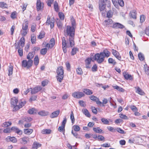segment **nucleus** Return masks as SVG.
<instances>
[{
    "mask_svg": "<svg viewBox=\"0 0 149 149\" xmlns=\"http://www.w3.org/2000/svg\"><path fill=\"white\" fill-rule=\"evenodd\" d=\"M21 139L22 143L23 144H26L29 141V138L28 137L24 136L20 139Z\"/></svg>",
    "mask_w": 149,
    "mask_h": 149,
    "instance_id": "obj_21",
    "label": "nucleus"
},
{
    "mask_svg": "<svg viewBox=\"0 0 149 149\" xmlns=\"http://www.w3.org/2000/svg\"><path fill=\"white\" fill-rule=\"evenodd\" d=\"M41 144L37 142H34L32 146V148L33 149H37L38 148L40 147Z\"/></svg>",
    "mask_w": 149,
    "mask_h": 149,
    "instance_id": "obj_25",
    "label": "nucleus"
},
{
    "mask_svg": "<svg viewBox=\"0 0 149 149\" xmlns=\"http://www.w3.org/2000/svg\"><path fill=\"white\" fill-rule=\"evenodd\" d=\"M42 88L40 86H38L36 87L33 88H32L31 92V94H35L40 91Z\"/></svg>",
    "mask_w": 149,
    "mask_h": 149,
    "instance_id": "obj_10",
    "label": "nucleus"
},
{
    "mask_svg": "<svg viewBox=\"0 0 149 149\" xmlns=\"http://www.w3.org/2000/svg\"><path fill=\"white\" fill-rule=\"evenodd\" d=\"M118 3L121 6L123 7L124 5V3L123 0H118Z\"/></svg>",
    "mask_w": 149,
    "mask_h": 149,
    "instance_id": "obj_59",
    "label": "nucleus"
},
{
    "mask_svg": "<svg viewBox=\"0 0 149 149\" xmlns=\"http://www.w3.org/2000/svg\"><path fill=\"white\" fill-rule=\"evenodd\" d=\"M58 15L61 19L63 20L64 19V15L63 13L61 12H59L58 13Z\"/></svg>",
    "mask_w": 149,
    "mask_h": 149,
    "instance_id": "obj_63",
    "label": "nucleus"
},
{
    "mask_svg": "<svg viewBox=\"0 0 149 149\" xmlns=\"http://www.w3.org/2000/svg\"><path fill=\"white\" fill-rule=\"evenodd\" d=\"M105 3L104 1H99V8L100 11L104 10L105 8Z\"/></svg>",
    "mask_w": 149,
    "mask_h": 149,
    "instance_id": "obj_12",
    "label": "nucleus"
},
{
    "mask_svg": "<svg viewBox=\"0 0 149 149\" xmlns=\"http://www.w3.org/2000/svg\"><path fill=\"white\" fill-rule=\"evenodd\" d=\"M28 22L27 20L25 19L22 25V29L28 30Z\"/></svg>",
    "mask_w": 149,
    "mask_h": 149,
    "instance_id": "obj_17",
    "label": "nucleus"
},
{
    "mask_svg": "<svg viewBox=\"0 0 149 149\" xmlns=\"http://www.w3.org/2000/svg\"><path fill=\"white\" fill-rule=\"evenodd\" d=\"M33 49V50L34 51L30 52L27 56V58L29 60H31V59L33 57L35 53V51L36 50H37L38 49H37V48L34 47Z\"/></svg>",
    "mask_w": 149,
    "mask_h": 149,
    "instance_id": "obj_11",
    "label": "nucleus"
},
{
    "mask_svg": "<svg viewBox=\"0 0 149 149\" xmlns=\"http://www.w3.org/2000/svg\"><path fill=\"white\" fill-rule=\"evenodd\" d=\"M113 87L114 88L117 89L118 91L121 92H124L125 91V90L123 88H121L119 86L116 85L113 86Z\"/></svg>",
    "mask_w": 149,
    "mask_h": 149,
    "instance_id": "obj_35",
    "label": "nucleus"
},
{
    "mask_svg": "<svg viewBox=\"0 0 149 149\" xmlns=\"http://www.w3.org/2000/svg\"><path fill=\"white\" fill-rule=\"evenodd\" d=\"M77 73L79 75L83 73V72L81 68L80 67H78L76 70Z\"/></svg>",
    "mask_w": 149,
    "mask_h": 149,
    "instance_id": "obj_49",
    "label": "nucleus"
},
{
    "mask_svg": "<svg viewBox=\"0 0 149 149\" xmlns=\"http://www.w3.org/2000/svg\"><path fill=\"white\" fill-rule=\"evenodd\" d=\"M44 3L41 2L40 0H37L36 8L38 11L42 10L43 8Z\"/></svg>",
    "mask_w": 149,
    "mask_h": 149,
    "instance_id": "obj_8",
    "label": "nucleus"
},
{
    "mask_svg": "<svg viewBox=\"0 0 149 149\" xmlns=\"http://www.w3.org/2000/svg\"><path fill=\"white\" fill-rule=\"evenodd\" d=\"M50 44L49 47L50 48H52L55 45V40L54 38H52L49 42Z\"/></svg>",
    "mask_w": 149,
    "mask_h": 149,
    "instance_id": "obj_31",
    "label": "nucleus"
},
{
    "mask_svg": "<svg viewBox=\"0 0 149 149\" xmlns=\"http://www.w3.org/2000/svg\"><path fill=\"white\" fill-rule=\"evenodd\" d=\"M105 22L106 25L110 26H112L114 23L112 20L111 19H108L106 20L105 21Z\"/></svg>",
    "mask_w": 149,
    "mask_h": 149,
    "instance_id": "obj_22",
    "label": "nucleus"
},
{
    "mask_svg": "<svg viewBox=\"0 0 149 149\" xmlns=\"http://www.w3.org/2000/svg\"><path fill=\"white\" fill-rule=\"evenodd\" d=\"M72 95L74 97L78 99L80 98L85 96V94L79 91L74 92L72 93Z\"/></svg>",
    "mask_w": 149,
    "mask_h": 149,
    "instance_id": "obj_7",
    "label": "nucleus"
},
{
    "mask_svg": "<svg viewBox=\"0 0 149 149\" xmlns=\"http://www.w3.org/2000/svg\"><path fill=\"white\" fill-rule=\"evenodd\" d=\"M24 37H22L19 40L18 44L22 47L24 45Z\"/></svg>",
    "mask_w": 149,
    "mask_h": 149,
    "instance_id": "obj_24",
    "label": "nucleus"
},
{
    "mask_svg": "<svg viewBox=\"0 0 149 149\" xmlns=\"http://www.w3.org/2000/svg\"><path fill=\"white\" fill-rule=\"evenodd\" d=\"M8 6V5L4 2H0V7L3 8H7Z\"/></svg>",
    "mask_w": 149,
    "mask_h": 149,
    "instance_id": "obj_37",
    "label": "nucleus"
},
{
    "mask_svg": "<svg viewBox=\"0 0 149 149\" xmlns=\"http://www.w3.org/2000/svg\"><path fill=\"white\" fill-rule=\"evenodd\" d=\"M8 69V76L11 75L13 73V67L12 65H10L9 66Z\"/></svg>",
    "mask_w": 149,
    "mask_h": 149,
    "instance_id": "obj_29",
    "label": "nucleus"
},
{
    "mask_svg": "<svg viewBox=\"0 0 149 149\" xmlns=\"http://www.w3.org/2000/svg\"><path fill=\"white\" fill-rule=\"evenodd\" d=\"M54 8L56 12H58L59 10V8L58 4L56 1H55L54 3Z\"/></svg>",
    "mask_w": 149,
    "mask_h": 149,
    "instance_id": "obj_44",
    "label": "nucleus"
},
{
    "mask_svg": "<svg viewBox=\"0 0 149 149\" xmlns=\"http://www.w3.org/2000/svg\"><path fill=\"white\" fill-rule=\"evenodd\" d=\"M6 140L7 141H11L14 143H16L17 141V139L15 137L8 136L6 139Z\"/></svg>",
    "mask_w": 149,
    "mask_h": 149,
    "instance_id": "obj_14",
    "label": "nucleus"
},
{
    "mask_svg": "<svg viewBox=\"0 0 149 149\" xmlns=\"http://www.w3.org/2000/svg\"><path fill=\"white\" fill-rule=\"evenodd\" d=\"M119 115L120 117L126 120L128 119L127 117L125 115H124L123 114H120Z\"/></svg>",
    "mask_w": 149,
    "mask_h": 149,
    "instance_id": "obj_64",
    "label": "nucleus"
},
{
    "mask_svg": "<svg viewBox=\"0 0 149 149\" xmlns=\"http://www.w3.org/2000/svg\"><path fill=\"white\" fill-rule=\"evenodd\" d=\"M64 34L66 38L67 41L70 42L71 45H73V43H74L75 29L74 27L70 26H66L64 30Z\"/></svg>",
    "mask_w": 149,
    "mask_h": 149,
    "instance_id": "obj_1",
    "label": "nucleus"
},
{
    "mask_svg": "<svg viewBox=\"0 0 149 149\" xmlns=\"http://www.w3.org/2000/svg\"><path fill=\"white\" fill-rule=\"evenodd\" d=\"M82 112L86 116L90 117L91 115L88 110L86 109H82Z\"/></svg>",
    "mask_w": 149,
    "mask_h": 149,
    "instance_id": "obj_28",
    "label": "nucleus"
},
{
    "mask_svg": "<svg viewBox=\"0 0 149 149\" xmlns=\"http://www.w3.org/2000/svg\"><path fill=\"white\" fill-rule=\"evenodd\" d=\"M92 70L93 72H95L97 70V66L96 64L94 65L92 68Z\"/></svg>",
    "mask_w": 149,
    "mask_h": 149,
    "instance_id": "obj_61",
    "label": "nucleus"
},
{
    "mask_svg": "<svg viewBox=\"0 0 149 149\" xmlns=\"http://www.w3.org/2000/svg\"><path fill=\"white\" fill-rule=\"evenodd\" d=\"M136 92L141 95H143L144 94L143 91L139 87L136 88Z\"/></svg>",
    "mask_w": 149,
    "mask_h": 149,
    "instance_id": "obj_32",
    "label": "nucleus"
},
{
    "mask_svg": "<svg viewBox=\"0 0 149 149\" xmlns=\"http://www.w3.org/2000/svg\"><path fill=\"white\" fill-rule=\"evenodd\" d=\"M70 42L66 41L64 37H63L62 38V49L64 53H65L67 52V50L66 48L74 47V43H73V45H71L70 43Z\"/></svg>",
    "mask_w": 149,
    "mask_h": 149,
    "instance_id": "obj_3",
    "label": "nucleus"
},
{
    "mask_svg": "<svg viewBox=\"0 0 149 149\" xmlns=\"http://www.w3.org/2000/svg\"><path fill=\"white\" fill-rule=\"evenodd\" d=\"M11 131H13L19 135L22 134V132L19 129L16 127H12L11 129L6 128L3 130V132L5 133H8L10 132Z\"/></svg>",
    "mask_w": 149,
    "mask_h": 149,
    "instance_id": "obj_5",
    "label": "nucleus"
},
{
    "mask_svg": "<svg viewBox=\"0 0 149 149\" xmlns=\"http://www.w3.org/2000/svg\"><path fill=\"white\" fill-rule=\"evenodd\" d=\"M78 49L76 47L72 48L71 52V55H74L76 54L77 53V52L78 51Z\"/></svg>",
    "mask_w": 149,
    "mask_h": 149,
    "instance_id": "obj_47",
    "label": "nucleus"
},
{
    "mask_svg": "<svg viewBox=\"0 0 149 149\" xmlns=\"http://www.w3.org/2000/svg\"><path fill=\"white\" fill-rule=\"evenodd\" d=\"M108 61L109 63L112 64L113 65H115L116 63L115 61L111 58H109Z\"/></svg>",
    "mask_w": 149,
    "mask_h": 149,
    "instance_id": "obj_51",
    "label": "nucleus"
},
{
    "mask_svg": "<svg viewBox=\"0 0 149 149\" xmlns=\"http://www.w3.org/2000/svg\"><path fill=\"white\" fill-rule=\"evenodd\" d=\"M28 112L30 114H33L34 113H36L37 112L36 110L33 108L29 109L28 111Z\"/></svg>",
    "mask_w": 149,
    "mask_h": 149,
    "instance_id": "obj_33",
    "label": "nucleus"
},
{
    "mask_svg": "<svg viewBox=\"0 0 149 149\" xmlns=\"http://www.w3.org/2000/svg\"><path fill=\"white\" fill-rule=\"evenodd\" d=\"M56 22L58 28L59 29H61L63 26L61 22L59 20L57 19V21H56Z\"/></svg>",
    "mask_w": 149,
    "mask_h": 149,
    "instance_id": "obj_34",
    "label": "nucleus"
},
{
    "mask_svg": "<svg viewBox=\"0 0 149 149\" xmlns=\"http://www.w3.org/2000/svg\"><path fill=\"white\" fill-rule=\"evenodd\" d=\"M56 72L58 75L57 76V80L61 82L64 77V72L63 67L62 66L58 67L57 70Z\"/></svg>",
    "mask_w": 149,
    "mask_h": 149,
    "instance_id": "obj_4",
    "label": "nucleus"
},
{
    "mask_svg": "<svg viewBox=\"0 0 149 149\" xmlns=\"http://www.w3.org/2000/svg\"><path fill=\"white\" fill-rule=\"evenodd\" d=\"M110 54L109 51L107 49H105L100 54L97 53L95 54L93 57L94 60L96 61L98 63L101 64L104 61L105 57H108L109 56Z\"/></svg>",
    "mask_w": 149,
    "mask_h": 149,
    "instance_id": "obj_2",
    "label": "nucleus"
},
{
    "mask_svg": "<svg viewBox=\"0 0 149 149\" xmlns=\"http://www.w3.org/2000/svg\"><path fill=\"white\" fill-rule=\"evenodd\" d=\"M11 125V123L10 122H6L3 123L2 126L3 127H7Z\"/></svg>",
    "mask_w": 149,
    "mask_h": 149,
    "instance_id": "obj_40",
    "label": "nucleus"
},
{
    "mask_svg": "<svg viewBox=\"0 0 149 149\" xmlns=\"http://www.w3.org/2000/svg\"><path fill=\"white\" fill-rule=\"evenodd\" d=\"M26 103V102L24 100H23V101H22L21 102H20L19 104L18 105L19 106V107L21 108H22L24 106Z\"/></svg>",
    "mask_w": 149,
    "mask_h": 149,
    "instance_id": "obj_48",
    "label": "nucleus"
},
{
    "mask_svg": "<svg viewBox=\"0 0 149 149\" xmlns=\"http://www.w3.org/2000/svg\"><path fill=\"white\" fill-rule=\"evenodd\" d=\"M124 76L126 79L130 80L132 79V76L128 73L124 74Z\"/></svg>",
    "mask_w": 149,
    "mask_h": 149,
    "instance_id": "obj_30",
    "label": "nucleus"
},
{
    "mask_svg": "<svg viewBox=\"0 0 149 149\" xmlns=\"http://www.w3.org/2000/svg\"><path fill=\"white\" fill-rule=\"evenodd\" d=\"M102 122L105 125H109V122L107 119L105 118H102L101 119Z\"/></svg>",
    "mask_w": 149,
    "mask_h": 149,
    "instance_id": "obj_43",
    "label": "nucleus"
},
{
    "mask_svg": "<svg viewBox=\"0 0 149 149\" xmlns=\"http://www.w3.org/2000/svg\"><path fill=\"white\" fill-rule=\"evenodd\" d=\"M47 51V49L46 48H44L41 49L40 53L41 54L44 55L46 54Z\"/></svg>",
    "mask_w": 149,
    "mask_h": 149,
    "instance_id": "obj_38",
    "label": "nucleus"
},
{
    "mask_svg": "<svg viewBox=\"0 0 149 149\" xmlns=\"http://www.w3.org/2000/svg\"><path fill=\"white\" fill-rule=\"evenodd\" d=\"M28 30L22 29L20 31V33L24 37L27 34Z\"/></svg>",
    "mask_w": 149,
    "mask_h": 149,
    "instance_id": "obj_27",
    "label": "nucleus"
},
{
    "mask_svg": "<svg viewBox=\"0 0 149 149\" xmlns=\"http://www.w3.org/2000/svg\"><path fill=\"white\" fill-rule=\"evenodd\" d=\"M33 61L32 60H29L28 61L26 60H24L22 62V65L23 67L29 68L32 65Z\"/></svg>",
    "mask_w": 149,
    "mask_h": 149,
    "instance_id": "obj_6",
    "label": "nucleus"
},
{
    "mask_svg": "<svg viewBox=\"0 0 149 149\" xmlns=\"http://www.w3.org/2000/svg\"><path fill=\"white\" fill-rule=\"evenodd\" d=\"M112 27L115 28H120L123 29L124 28V26L122 24L118 23H114L112 26Z\"/></svg>",
    "mask_w": 149,
    "mask_h": 149,
    "instance_id": "obj_19",
    "label": "nucleus"
},
{
    "mask_svg": "<svg viewBox=\"0 0 149 149\" xmlns=\"http://www.w3.org/2000/svg\"><path fill=\"white\" fill-rule=\"evenodd\" d=\"M18 102V99L15 97H13L11 99V104L13 106L16 105Z\"/></svg>",
    "mask_w": 149,
    "mask_h": 149,
    "instance_id": "obj_23",
    "label": "nucleus"
},
{
    "mask_svg": "<svg viewBox=\"0 0 149 149\" xmlns=\"http://www.w3.org/2000/svg\"><path fill=\"white\" fill-rule=\"evenodd\" d=\"M60 111L59 110H57L52 113L50 116V117L51 118H54L58 116L60 113Z\"/></svg>",
    "mask_w": 149,
    "mask_h": 149,
    "instance_id": "obj_18",
    "label": "nucleus"
},
{
    "mask_svg": "<svg viewBox=\"0 0 149 149\" xmlns=\"http://www.w3.org/2000/svg\"><path fill=\"white\" fill-rule=\"evenodd\" d=\"M83 91L84 93L87 95H90L93 93L92 90L88 88L84 89L83 90Z\"/></svg>",
    "mask_w": 149,
    "mask_h": 149,
    "instance_id": "obj_20",
    "label": "nucleus"
},
{
    "mask_svg": "<svg viewBox=\"0 0 149 149\" xmlns=\"http://www.w3.org/2000/svg\"><path fill=\"white\" fill-rule=\"evenodd\" d=\"M39 115L42 116H45L48 115L49 114V112L44 110L38 113Z\"/></svg>",
    "mask_w": 149,
    "mask_h": 149,
    "instance_id": "obj_26",
    "label": "nucleus"
},
{
    "mask_svg": "<svg viewBox=\"0 0 149 149\" xmlns=\"http://www.w3.org/2000/svg\"><path fill=\"white\" fill-rule=\"evenodd\" d=\"M33 131V130L31 129H26L24 130V133L26 134H30Z\"/></svg>",
    "mask_w": 149,
    "mask_h": 149,
    "instance_id": "obj_36",
    "label": "nucleus"
},
{
    "mask_svg": "<svg viewBox=\"0 0 149 149\" xmlns=\"http://www.w3.org/2000/svg\"><path fill=\"white\" fill-rule=\"evenodd\" d=\"M129 16L132 18L136 19V10H133L131 11L129 13Z\"/></svg>",
    "mask_w": 149,
    "mask_h": 149,
    "instance_id": "obj_16",
    "label": "nucleus"
},
{
    "mask_svg": "<svg viewBox=\"0 0 149 149\" xmlns=\"http://www.w3.org/2000/svg\"><path fill=\"white\" fill-rule=\"evenodd\" d=\"M51 131L50 129H44L42 130V133L43 134H49Z\"/></svg>",
    "mask_w": 149,
    "mask_h": 149,
    "instance_id": "obj_45",
    "label": "nucleus"
},
{
    "mask_svg": "<svg viewBox=\"0 0 149 149\" xmlns=\"http://www.w3.org/2000/svg\"><path fill=\"white\" fill-rule=\"evenodd\" d=\"M54 20L51 19L50 21V17L49 16H48L47 21L46 23L47 25H49L50 24V27L51 29L53 28L54 26Z\"/></svg>",
    "mask_w": 149,
    "mask_h": 149,
    "instance_id": "obj_9",
    "label": "nucleus"
},
{
    "mask_svg": "<svg viewBox=\"0 0 149 149\" xmlns=\"http://www.w3.org/2000/svg\"><path fill=\"white\" fill-rule=\"evenodd\" d=\"M92 58H88L86 59L85 61V65L86 67L87 68H90L91 67L90 64L92 61Z\"/></svg>",
    "mask_w": 149,
    "mask_h": 149,
    "instance_id": "obj_15",
    "label": "nucleus"
},
{
    "mask_svg": "<svg viewBox=\"0 0 149 149\" xmlns=\"http://www.w3.org/2000/svg\"><path fill=\"white\" fill-rule=\"evenodd\" d=\"M45 33L43 31L41 32L40 35L38 36V38L39 39H41L44 37L45 36Z\"/></svg>",
    "mask_w": 149,
    "mask_h": 149,
    "instance_id": "obj_53",
    "label": "nucleus"
},
{
    "mask_svg": "<svg viewBox=\"0 0 149 149\" xmlns=\"http://www.w3.org/2000/svg\"><path fill=\"white\" fill-rule=\"evenodd\" d=\"M74 130L75 131H79L80 130L79 126L77 125H74L73 127Z\"/></svg>",
    "mask_w": 149,
    "mask_h": 149,
    "instance_id": "obj_56",
    "label": "nucleus"
},
{
    "mask_svg": "<svg viewBox=\"0 0 149 149\" xmlns=\"http://www.w3.org/2000/svg\"><path fill=\"white\" fill-rule=\"evenodd\" d=\"M112 53L113 55L118 59L120 60L121 59V57L119 53L116 50L113 49L112 51Z\"/></svg>",
    "mask_w": 149,
    "mask_h": 149,
    "instance_id": "obj_13",
    "label": "nucleus"
},
{
    "mask_svg": "<svg viewBox=\"0 0 149 149\" xmlns=\"http://www.w3.org/2000/svg\"><path fill=\"white\" fill-rule=\"evenodd\" d=\"M91 100L93 101L96 102L97 100H98V98L94 95H91L89 97Z\"/></svg>",
    "mask_w": 149,
    "mask_h": 149,
    "instance_id": "obj_54",
    "label": "nucleus"
},
{
    "mask_svg": "<svg viewBox=\"0 0 149 149\" xmlns=\"http://www.w3.org/2000/svg\"><path fill=\"white\" fill-rule=\"evenodd\" d=\"M23 121L29 122L32 120V118L30 117H25L23 118Z\"/></svg>",
    "mask_w": 149,
    "mask_h": 149,
    "instance_id": "obj_50",
    "label": "nucleus"
},
{
    "mask_svg": "<svg viewBox=\"0 0 149 149\" xmlns=\"http://www.w3.org/2000/svg\"><path fill=\"white\" fill-rule=\"evenodd\" d=\"M70 118L72 122V124H74L75 121V119L74 117V114L72 111L70 116Z\"/></svg>",
    "mask_w": 149,
    "mask_h": 149,
    "instance_id": "obj_52",
    "label": "nucleus"
},
{
    "mask_svg": "<svg viewBox=\"0 0 149 149\" xmlns=\"http://www.w3.org/2000/svg\"><path fill=\"white\" fill-rule=\"evenodd\" d=\"M139 59L141 61H143L144 59V55L141 53H139L138 54Z\"/></svg>",
    "mask_w": 149,
    "mask_h": 149,
    "instance_id": "obj_42",
    "label": "nucleus"
},
{
    "mask_svg": "<svg viewBox=\"0 0 149 149\" xmlns=\"http://www.w3.org/2000/svg\"><path fill=\"white\" fill-rule=\"evenodd\" d=\"M113 15V13L111 10H109L107 13V17L108 18L112 17Z\"/></svg>",
    "mask_w": 149,
    "mask_h": 149,
    "instance_id": "obj_55",
    "label": "nucleus"
},
{
    "mask_svg": "<svg viewBox=\"0 0 149 149\" xmlns=\"http://www.w3.org/2000/svg\"><path fill=\"white\" fill-rule=\"evenodd\" d=\"M31 41L32 44H33L35 43L36 41V37L34 35H31Z\"/></svg>",
    "mask_w": 149,
    "mask_h": 149,
    "instance_id": "obj_46",
    "label": "nucleus"
},
{
    "mask_svg": "<svg viewBox=\"0 0 149 149\" xmlns=\"http://www.w3.org/2000/svg\"><path fill=\"white\" fill-rule=\"evenodd\" d=\"M10 17L13 19L15 18L16 17V12H12L11 14Z\"/></svg>",
    "mask_w": 149,
    "mask_h": 149,
    "instance_id": "obj_58",
    "label": "nucleus"
},
{
    "mask_svg": "<svg viewBox=\"0 0 149 149\" xmlns=\"http://www.w3.org/2000/svg\"><path fill=\"white\" fill-rule=\"evenodd\" d=\"M93 130L95 132L99 133H101L102 131V130L98 127H94L93 128Z\"/></svg>",
    "mask_w": 149,
    "mask_h": 149,
    "instance_id": "obj_41",
    "label": "nucleus"
},
{
    "mask_svg": "<svg viewBox=\"0 0 149 149\" xmlns=\"http://www.w3.org/2000/svg\"><path fill=\"white\" fill-rule=\"evenodd\" d=\"M116 130L118 132L121 134H124L125 133L124 131L120 128H117L116 129Z\"/></svg>",
    "mask_w": 149,
    "mask_h": 149,
    "instance_id": "obj_57",
    "label": "nucleus"
},
{
    "mask_svg": "<svg viewBox=\"0 0 149 149\" xmlns=\"http://www.w3.org/2000/svg\"><path fill=\"white\" fill-rule=\"evenodd\" d=\"M37 98L36 96L34 95L32 96L29 99V101L32 102L35 100Z\"/></svg>",
    "mask_w": 149,
    "mask_h": 149,
    "instance_id": "obj_60",
    "label": "nucleus"
},
{
    "mask_svg": "<svg viewBox=\"0 0 149 149\" xmlns=\"http://www.w3.org/2000/svg\"><path fill=\"white\" fill-rule=\"evenodd\" d=\"M65 65L67 68V70L69 71H70V65L69 63L68 62H66L65 63Z\"/></svg>",
    "mask_w": 149,
    "mask_h": 149,
    "instance_id": "obj_62",
    "label": "nucleus"
},
{
    "mask_svg": "<svg viewBox=\"0 0 149 149\" xmlns=\"http://www.w3.org/2000/svg\"><path fill=\"white\" fill-rule=\"evenodd\" d=\"M39 63V59L38 56H36L34 58V64L36 65H37Z\"/></svg>",
    "mask_w": 149,
    "mask_h": 149,
    "instance_id": "obj_39",
    "label": "nucleus"
}]
</instances>
